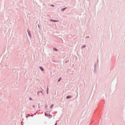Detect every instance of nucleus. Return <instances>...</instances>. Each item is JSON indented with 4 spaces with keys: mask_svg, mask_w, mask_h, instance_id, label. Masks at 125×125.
Here are the masks:
<instances>
[{
    "mask_svg": "<svg viewBox=\"0 0 125 125\" xmlns=\"http://www.w3.org/2000/svg\"><path fill=\"white\" fill-rule=\"evenodd\" d=\"M50 21H52L54 22H56L58 21L57 20H54L52 19L50 20Z\"/></svg>",
    "mask_w": 125,
    "mask_h": 125,
    "instance_id": "f257e3e1",
    "label": "nucleus"
},
{
    "mask_svg": "<svg viewBox=\"0 0 125 125\" xmlns=\"http://www.w3.org/2000/svg\"><path fill=\"white\" fill-rule=\"evenodd\" d=\"M71 97V96L70 95L66 97V98L67 99L69 98H70Z\"/></svg>",
    "mask_w": 125,
    "mask_h": 125,
    "instance_id": "f03ea898",
    "label": "nucleus"
},
{
    "mask_svg": "<svg viewBox=\"0 0 125 125\" xmlns=\"http://www.w3.org/2000/svg\"><path fill=\"white\" fill-rule=\"evenodd\" d=\"M39 68L42 71H44L42 67H40Z\"/></svg>",
    "mask_w": 125,
    "mask_h": 125,
    "instance_id": "7ed1b4c3",
    "label": "nucleus"
},
{
    "mask_svg": "<svg viewBox=\"0 0 125 125\" xmlns=\"http://www.w3.org/2000/svg\"><path fill=\"white\" fill-rule=\"evenodd\" d=\"M66 9V8H63V9H62V11H63L64 10H65Z\"/></svg>",
    "mask_w": 125,
    "mask_h": 125,
    "instance_id": "20e7f679",
    "label": "nucleus"
},
{
    "mask_svg": "<svg viewBox=\"0 0 125 125\" xmlns=\"http://www.w3.org/2000/svg\"><path fill=\"white\" fill-rule=\"evenodd\" d=\"M48 88H47V94H48Z\"/></svg>",
    "mask_w": 125,
    "mask_h": 125,
    "instance_id": "39448f33",
    "label": "nucleus"
},
{
    "mask_svg": "<svg viewBox=\"0 0 125 125\" xmlns=\"http://www.w3.org/2000/svg\"><path fill=\"white\" fill-rule=\"evenodd\" d=\"M61 80V78L60 77L59 78V79L58 80V82H59V81H60Z\"/></svg>",
    "mask_w": 125,
    "mask_h": 125,
    "instance_id": "423d86ee",
    "label": "nucleus"
},
{
    "mask_svg": "<svg viewBox=\"0 0 125 125\" xmlns=\"http://www.w3.org/2000/svg\"><path fill=\"white\" fill-rule=\"evenodd\" d=\"M53 104H52L51 106L50 107L51 108H52V107H53Z\"/></svg>",
    "mask_w": 125,
    "mask_h": 125,
    "instance_id": "0eeeda50",
    "label": "nucleus"
},
{
    "mask_svg": "<svg viewBox=\"0 0 125 125\" xmlns=\"http://www.w3.org/2000/svg\"><path fill=\"white\" fill-rule=\"evenodd\" d=\"M85 46H83L82 47L85 48Z\"/></svg>",
    "mask_w": 125,
    "mask_h": 125,
    "instance_id": "6e6552de",
    "label": "nucleus"
},
{
    "mask_svg": "<svg viewBox=\"0 0 125 125\" xmlns=\"http://www.w3.org/2000/svg\"><path fill=\"white\" fill-rule=\"evenodd\" d=\"M54 50L55 51H58V50H57L56 49H54Z\"/></svg>",
    "mask_w": 125,
    "mask_h": 125,
    "instance_id": "1a4fd4ad",
    "label": "nucleus"
},
{
    "mask_svg": "<svg viewBox=\"0 0 125 125\" xmlns=\"http://www.w3.org/2000/svg\"><path fill=\"white\" fill-rule=\"evenodd\" d=\"M29 99L30 100H31V97H30V98H29Z\"/></svg>",
    "mask_w": 125,
    "mask_h": 125,
    "instance_id": "9d476101",
    "label": "nucleus"
},
{
    "mask_svg": "<svg viewBox=\"0 0 125 125\" xmlns=\"http://www.w3.org/2000/svg\"><path fill=\"white\" fill-rule=\"evenodd\" d=\"M32 106L34 108H35V106L34 105H33Z\"/></svg>",
    "mask_w": 125,
    "mask_h": 125,
    "instance_id": "9b49d317",
    "label": "nucleus"
},
{
    "mask_svg": "<svg viewBox=\"0 0 125 125\" xmlns=\"http://www.w3.org/2000/svg\"><path fill=\"white\" fill-rule=\"evenodd\" d=\"M51 6L53 7L54 6L53 5H51Z\"/></svg>",
    "mask_w": 125,
    "mask_h": 125,
    "instance_id": "f8f14e48",
    "label": "nucleus"
},
{
    "mask_svg": "<svg viewBox=\"0 0 125 125\" xmlns=\"http://www.w3.org/2000/svg\"><path fill=\"white\" fill-rule=\"evenodd\" d=\"M40 92H39L38 93H38Z\"/></svg>",
    "mask_w": 125,
    "mask_h": 125,
    "instance_id": "ddd939ff",
    "label": "nucleus"
},
{
    "mask_svg": "<svg viewBox=\"0 0 125 125\" xmlns=\"http://www.w3.org/2000/svg\"><path fill=\"white\" fill-rule=\"evenodd\" d=\"M51 116V115H49V116Z\"/></svg>",
    "mask_w": 125,
    "mask_h": 125,
    "instance_id": "4468645a",
    "label": "nucleus"
}]
</instances>
